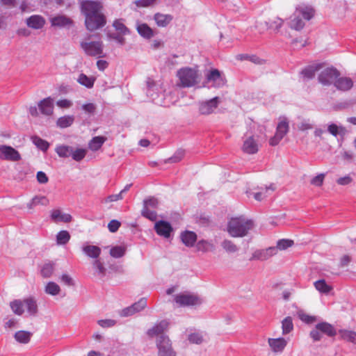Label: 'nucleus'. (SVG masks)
<instances>
[{"label": "nucleus", "instance_id": "1", "mask_svg": "<svg viewBox=\"0 0 356 356\" xmlns=\"http://www.w3.org/2000/svg\"><path fill=\"white\" fill-rule=\"evenodd\" d=\"M81 11L85 15V25L90 31H94L105 26L106 19L100 13L102 5L99 1H84L81 5Z\"/></svg>", "mask_w": 356, "mask_h": 356}, {"label": "nucleus", "instance_id": "2", "mask_svg": "<svg viewBox=\"0 0 356 356\" xmlns=\"http://www.w3.org/2000/svg\"><path fill=\"white\" fill-rule=\"evenodd\" d=\"M254 226L252 220L247 219L243 216L232 218L227 223V230L232 237H243Z\"/></svg>", "mask_w": 356, "mask_h": 356}, {"label": "nucleus", "instance_id": "3", "mask_svg": "<svg viewBox=\"0 0 356 356\" xmlns=\"http://www.w3.org/2000/svg\"><path fill=\"white\" fill-rule=\"evenodd\" d=\"M337 333V330L332 325L327 322H321L317 323L310 331L309 336L314 341H319L321 340L323 334L328 337H334Z\"/></svg>", "mask_w": 356, "mask_h": 356}, {"label": "nucleus", "instance_id": "4", "mask_svg": "<svg viewBox=\"0 0 356 356\" xmlns=\"http://www.w3.org/2000/svg\"><path fill=\"white\" fill-rule=\"evenodd\" d=\"M177 76L179 78L178 86L181 88H190L198 83L197 72L191 67H184L177 71Z\"/></svg>", "mask_w": 356, "mask_h": 356}, {"label": "nucleus", "instance_id": "5", "mask_svg": "<svg viewBox=\"0 0 356 356\" xmlns=\"http://www.w3.org/2000/svg\"><path fill=\"white\" fill-rule=\"evenodd\" d=\"M80 46L85 54L89 56L97 58L105 56L104 54V44L102 41H82L80 43Z\"/></svg>", "mask_w": 356, "mask_h": 356}, {"label": "nucleus", "instance_id": "6", "mask_svg": "<svg viewBox=\"0 0 356 356\" xmlns=\"http://www.w3.org/2000/svg\"><path fill=\"white\" fill-rule=\"evenodd\" d=\"M339 76L340 72L337 68L334 67H327L320 72L318 81L322 85L329 86L334 84Z\"/></svg>", "mask_w": 356, "mask_h": 356}, {"label": "nucleus", "instance_id": "7", "mask_svg": "<svg viewBox=\"0 0 356 356\" xmlns=\"http://www.w3.org/2000/svg\"><path fill=\"white\" fill-rule=\"evenodd\" d=\"M158 356H176L171 341L167 335H161L156 339Z\"/></svg>", "mask_w": 356, "mask_h": 356}, {"label": "nucleus", "instance_id": "8", "mask_svg": "<svg viewBox=\"0 0 356 356\" xmlns=\"http://www.w3.org/2000/svg\"><path fill=\"white\" fill-rule=\"evenodd\" d=\"M175 301L180 306H193L202 303L201 298L195 294L180 293L175 296Z\"/></svg>", "mask_w": 356, "mask_h": 356}, {"label": "nucleus", "instance_id": "9", "mask_svg": "<svg viewBox=\"0 0 356 356\" xmlns=\"http://www.w3.org/2000/svg\"><path fill=\"white\" fill-rule=\"evenodd\" d=\"M22 159L19 152L11 146L0 145V159L9 161H19Z\"/></svg>", "mask_w": 356, "mask_h": 356}, {"label": "nucleus", "instance_id": "10", "mask_svg": "<svg viewBox=\"0 0 356 356\" xmlns=\"http://www.w3.org/2000/svg\"><path fill=\"white\" fill-rule=\"evenodd\" d=\"M220 98L215 97L209 100L199 104V111L202 115H209L218 107Z\"/></svg>", "mask_w": 356, "mask_h": 356}, {"label": "nucleus", "instance_id": "11", "mask_svg": "<svg viewBox=\"0 0 356 356\" xmlns=\"http://www.w3.org/2000/svg\"><path fill=\"white\" fill-rule=\"evenodd\" d=\"M289 131V124L286 121L280 122L277 127L275 136L270 139V145L271 146L277 145L280 141L284 138Z\"/></svg>", "mask_w": 356, "mask_h": 356}, {"label": "nucleus", "instance_id": "12", "mask_svg": "<svg viewBox=\"0 0 356 356\" xmlns=\"http://www.w3.org/2000/svg\"><path fill=\"white\" fill-rule=\"evenodd\" d=\"M147 306V300L145 298H140L138 302L134 303L129 307L123 309L121 311L122 316H129L137 312H140Z\"/></svg>", "mask_w": 356, "mask_h": 356}, {"label": "nucleus", "instance_id": "13", "mask_svg": "<svg viewBox=\"0 0 356 356\" xmlns=\"http://www.w3.org/2000/svg\"><path fill=\"white\" fill-rule=\"evenodd\" d=\"M207 82H212V86L220 88L225 84V79L221 76L220 72L217 69H213L207 73L206 76Z\"/></svg>", "mask_w": 356, "mask_h": 356}, {"label": "nucleus", "instance_id": "14", "mask_svg": "<svg viewBox=\"0 0 356 356\" xmlns=\"http://www.w3.org/2000/svg\"><path fill=\"white\" fill-rule=\"evenodd\" d=\"M154 229L158 235L164 238H169L173 231L170 222L165 220H159L154 225Z\"/></svg>", "mask_w": 356, "mask_h": 356}, {"label": "nucleus", "instance_id": "15", "mask_svg": "<svg viewBox=\"0 0 356 356\" xmlns=\"http://www.w3.org/2000/svg\"><path fill=\"white\" fill-rule=\"evenodd\" d=\"M168 325L169 323L166 320L161 321L159 323H156L154 327L149 329L147 331V334L150 338H153L156 336L158 338L161 335H165L163 332L168 328Z\"/></svg>", "mask_w": 356, "mask_h": 356}, {"label": "nucleus", "instance_id": "16", "mask_svg": "<svg viewBox=\"0 0 356 356\" xmlns=\"http://www.w3.org/2000/svg\"><path fill=\"white\" fill-rule=\"evenodd\" d=\"M268 343L270 349L274 353H282L286 346L288 341L283 337L269 338Z\"/></svg>", "mask_w": 356, "mask_h": 356}, {"label": "nucleus", "instance_id": "17", "mask_svg": "<svg viewBox=\"0 0 356 356\" xmlns=\"http://www.w3.org/2000/svg\"><path fill=\"white\" fill-rule=\"evenodd\" d=\"M323 67V63H316L305 67L300 72L305 80H310L314 78L316 72H318Z\"/></svg>", "mask_w": 356, "mask_h": 356}, {"label": "nucleus", "instance_id": "18", "mask_svg": "<svg viewBox=\"0 0 356 356\" xmlns=\"http://www.w3.org/2000/svg\"><path fill=\"white\" fill-rule=\"evenodd\" d=\"M277 254V248L275 247H269L265 250H259L255 251L250 260L252 259H259V260H267L272 256Z\"/></svg>", "mask_w": 356, "mask_h": 356}, {"label": "nucleus", "instance_id": "19", "mask_svg": "<svg viewBox=\"0 0 356 356\" xmlns=\"http://www.w3.org/2000/svg\"><path fill=\"white\" fill-rule=\"evenodd\" d=\"M242 150L248 154H254L258 152V144L254 136H249L244 140Z\"/></svg>", "mask_w": 356, "mask_h": 356}, {"label": "nucleus", "instance_id": "20", "mask_svg": "<svg viewBox=\"0 0 356 356\" xmlns=\"http://www.w3.org/2000/svg\"><path fill=\"white\" fill-rule=\"evenodd\" d=\"M334 86L339 90L346 92L350 90L353 87V81L349 77L340 76L336 79Z\"/></svg>", "mask_w": 356, "mask_h": 356}, {"label": "nucleus", "instance_id": "21", "mask_svg": "<svg viewBox=\"0 0 356 356\" xmlns=\"http://www.w3.org/2000/svg\"><path fill=\"white\" fill-rule=\"evenodd\" d=\"M295 10L304 20L306 21H309L312 19L315 15V10L309 6L300 5L296 8Z\"/></svg>", "mask_w": 356, "mask_h": 356}, {"label": "nucleus", "instance_id": "22", "mask_svg": "<svg viewBox=\"0 0 356 356\" xmlns=\"http://www.w3.org/2000/svg\"><path fill=\"white\" fill-rule=\"evenodd\" d=\"M288 25L291 29L300 31L304 28L305 24L304 19L295 10L289 18Z\"/></svg>", "mask_w": 356, "mask_h": 356}, {"label": "nucleus", "instance_id": "23", "mask_svg": "<svg viewBox=\"0 0 356 356\" xmlns=\"http://www.w3.org/2000/svg\"><path fill=\"white\" fill-rule=\"evenodd\" d=\"M180 238L186 247L191 248L194 246L197 241V236L194 232L186 230L181 233Z\"/></svg>", "mask_w": 356, "mask_h": 356}, {"label": "nucleus", "instance_id": "24", "mask_svg": "<svg viewBox=\"0 0 356 356\" xmlns=\"http://www.w3.org/2000/svg\"><path fill=\"white\" fill-rule=\"evenodd\" d=\"M38 108L43 115H51L54 111L53 99L51 97H47L41 100L38 103Z\"/></svg>", "mask_w": 356, "mask_h": 356}, {"label": "nucleus", "instance_id": "25", "mask_svg": "<svg viewBox=\"0 0 356 356\" xmlns=\"http://www.w3.org/2000/svg\"><path fill=\"white\" fill-rule=\"evenodd\" d=\"M82 251L88 257L95 259V260L98 259L102 252L99 247L88 243L83 245Z\"/></svg>", "mask_w": 356, "mask_h": 356}, {"label": "nucleus", "instance_id": "26", "mask_svg": "<svg viewBox=\"0 0 356 356\" xmlns=\"http://www.w3.org/2000/svg\"><path fill=\"white\" fill-rule=\"evenodd\" d=\"M44 24V19L40 15H32L26 19L27 26L33 29H42Z\"/></svg>", "mask_w": 356, "mask_h": 356}, {"label": "nucleus", "instance_id": "27", "mask_svg": "<svg viewBox=\"0 0 356 356\" xmlns=\"http://www.w3.org/2000/svg\"><path fill=\"white\" fill-rule=\"evenodd\" d=\"M136 30L145 39H150L154 35V31L145 23H137Z\"/></svg>", "mask_w": 356, "mask_h": 356}, {"label": "nucleus", "instance_id": "28", "mask_svg": "<svg viewBox=\"0 0 356 356\" xmlns=\"http://www.w3.org/2000/svg\"><path fill=\"white\" fill-rule=\"evenodd\" d=\"M154 19L159 26L165 27L172 22L173 17L170 14L157 13L154 15Z\"/></svg>", "mask_w": 356, "mask_h": 356}, {"label": "nucleus", "instance_id": "29", "mask_svg": "<svg viewBox=\"0 0 356 356\" xmlns=\"http://www.w3.org/2000/svg\"><path fill=\"white\" fill-rule=\"evenodd\" d=\"M27 312L31 316H36L38 312L37 302L33 297H29L24 300Z\"/></svg>", "mask_w": 356, "mask_h": 356}, {"label": "nucleus", "instance_id": "30", "mask_svg": "<svg viewBox=\"0 0 356 356\" xmlns=\"http://www.w3.org/2000/svg\"><path fill=\"white\" fill-rule=\"evenodd\" d=\"M51 23L54 26L65 27L72 24L73 22L70 18L65 15H58L51 18Z\"/></svg>", "mask_w": 356, "mask_h": 356}, {"label": "nucleus", "instance_id": "31", "mask_svg": "<svg viewBox=\"0 0 356 356\" xmlns=\"http://www.w3.org/2000/svg\"><path fill=\"white\" fill-rule=\"evenodd\" d=\"M196 249L197 251L206 253L208 252H213L215 250L216 247L214 244L207 240H200L196 243Z\"/></svg>", "mask_w": 356, "mask_h": 356}, {"label": "nucleus", "instance_id": "32", "mask_svg": "<svg viewBox=\"0 0 356 356\" xmlns=\"http://www.w3.org/2000/svg\"><path fill=\"white\" fill-rule=\"evenodd\" d=\"M51 217L55 222H69L72 220L71 215L68 213H62L59 209L53 210Z\"/></svg>", "mask_w": 356, "mask_h": 356}, {"label": "nucleus", "instance_id": "33", "mask_svg": "<svg viewBox=\"0 0 356 356\" xmlns=\"http://www.w3.org/2000/svg\"><path fill=\"white\" fill-rule=\"evenodd\" d=\"M74 115H64L59 118L56 121V126L61 129L70 127L74 122Z\"/></svg>", "mask_w": 356, "mask_h": 356}, {"label": "nucleus", "instance_id": "34", "mask_svg": "<svg viewBox=\"0 0 356 356\" xmlns=\"http://www.w3.org/2000/svg\"><path fill=\"white\" fill-rule=\"evenodd\" d=\"M32 333L25 330H19L15 333V339L21 343H27L30 341Z\"/></svg>", "mask_w": 356, "mask_h": 356}, {"label": "nucleus", "instance_id": "35", "mask_svg": "<svg viewBox=\"0 0 356 356\" xmlns=\"http://www.w3.org/2000/svg\"><path fill=\"white\" fill-rule=\"evenodd\" d=\"M24 300H21L19 299L14 300L13 301H11L10 302V307L13 312L15 314L18 315V316H22L24 314Z\"/></svg>", "mask_w": 356, "mask_h": 356}, {"label": "nucleus", "instance_id": "36", "mask_svg": "<svg viewBox=\"0 0 356 356\" xmlns=\"http://www.w3.org/2000/svg\"><path fill=\"white\" fill-rule=\"evenodd\" d=\"M31 139L33 143L40 150L45 152L49 149V143L40 137L38 136H31Z\"/></svg>", "mask_w": 356, "mask_h": 356}, {"label": "nucleus", "instance_id": "37", "mask_svg": "<svg viewBox=\"0 0 356 356\" xmlns=\"http://www.w3.org/2000/svg\"><path fill=\"white\" fill-rule=\"evenodd\" d=\"M264 24L268 29H273L278 32L284 24V20L280 17H275L269 22H264Z\"/></svg>", "mask_w": 356, "mask_h": 356}, {"label": "nucleus", "instance_id": "38", "mask_svg": "<svg viewBox=\"0 0 356 356\" xmlns=\"http://www.w3.org/2000/svg\"><path fill=\"white\" fill-rule=\"evenodd\" d=\"M106 140L104 136H95L89 143V148L92 151H97Z\"/></svg>", "mask_w": 356, "mask_h": 356}, {"label": "nucleus", "instance_id": "39", "mask_svg": "<svg viewBox=\"0 0 356 356\" xmlns=\"http://www.w3.org/2000/svg\"><path fill=\"white\" fill-rule=\"evenodd\" d=\"M49 203L48 199L45 196H35L32 198L30 202L27 204V207L29 209H33L37 205H47Z\"/></svg>", "mask_w": 356, "mask_h": 356}, {"label": "nucleus", "instance_id": "40", "mask_svg": "<svg viewBox=\"0 0 356 356\" xmlns=\"http://www.w3.org/2000/svg\"><path fill=\"white\" fill-rule=\"evenodd\" d=\"M56 152L60 157L67 158L72 156V147L68 145H59L56 147Z\"/></svg>", "mask_w": 356, "mask_h": 356}, {"label": "nucleus", "instance_id": "41", "mask_svg": "<svg viewBox=\"0 0 356 356\" xmlns=\"http://www.w3.org/2000/svg\"><path fill=\"white\" fill-rule=\"evenodd\" d=\"M113 26L122 35L130 33L129 29L124 25L122 19H115L113 23Z\"/></svg>", "mask_w": 356, "mask_h": 356}, {"label": "nucleus", "instance_id": "42", "mask_svg": "<svg viewBox=\"0 0 356 356\" xmlns=\"http://www.w3.org/2000/svg\"><path fill=\"white\" fill-rule=\"evenodd\" d=\"M282 330L284 335L289 334L293 330V319L287 316L282 321Z\"/></svg>", "mask_w": 356, "mask_h": 356}, {"label": "nucleus", "instance_id": "43", "mask_svg": "<svg viewBox=\"0 0 356 356\" xmlns=\"http://www.w3.org/2000/svg\"><path fill=\"white\" fill-rule=\"evenodd\" d=\"M54 266L55 264L51 261L44 264L40 270L41 275L44 278L50 277L54 271Z\"/></svg>", "mask_w": 356, "mask_h": 356}, {"label": "nucleus", "instance_id": "44", "mask_svg": "<svg viewBox=\"0 0 356 356\" xmlns=\"http://www.w3.org/2000/svg\"><path fill=\"white\" fill-rule=\"evenodd\" d=\"M314 285L317 291L323 293H328L332 289L323 279L316 281Z\"/></svg>", "mask_w": 356, "mask_h": 356}, {"label": "nucleus", "instance_id": "45", "mask_svg": "<svg viewBox=\"0 0 356 356\" xmlns=\"http://www.w3.org/2000/svg\"><path fill=\"white\" fill-rule=\"evenodd\" d=\"M341 338L345 341L356 344V332L350 330H340Z\"/></svg>", "mask_w": 356, "mask_h": 356}, {"label": "nucleus", "instance_id": "46", "mask_svg": "<svg viewBox=\"0 0 356 356\" xmlns=\"http://www.w3.org/2000/svg\"><path fill=\"white\" fill-rule=\"evenodd\" d=\"M221 246L227 253L236 252L239 249L236 245L228 239H225L221 243Z\"/></svg>", "mask_w": 356, "mask_h": 356}, {"label": "nucleus", "instance_id": "47", "mask_svg": "<svg viewBox=\"0 0 356 356\" xmlns=\"http://www.w3.org/2000/svg\"><path fill=\"white\" fill-rule=\"evenodd\" d=\"M44 291L46 293L51 295V296H56L59 294L60 291V286L54 282H49L47 284Z\"/></svg>", "mask_w": 356, "mask_h": 356}, {"label": "nucleus", "instance_id": "48", "mask_svg": "<svg viewBox=\"0 0 356 356\" xmlns=\"http://www.w3.org/2000/svg\"><path fill=\"white\" fill-rule=\"evenodd\" d=\"M70 239V234L67 231H60L56 235V243L58 245H65Z\"/></svg>", "mask_w": 356, "mask_h": 356}, {"label": "nucleus", "instance_id": "49", "mask_svg": "<svg viewBox=\"0 0 356 356\" xmlns=\"http://www.w3.org/2000/svg\"><path fill=\"white\" fill-rule=\"evenodd\" d=\"M126 252V248L123 246L116 245L110 250V255L114 258L122 257Z\"/></svg>", "mask_w": 356, "mask_h": 356}, {"label": "nucleus", "instance_id": "50", "mask_svg": "<svg viewBox=\"0 0 356 356\" xmlns=\"http://www.w3.org/2000/svg\"><path fill=\"white\" fill-rule=\"evenodd\" d=\"M77 81L88 88H91L94 85V79L87 76L84 74H81L79 75Z\"/></svg>", "mask_w": 356, "mask_h": 356}, {"label": "nucleus", "instance_id": "51", "mask_svg": "<svg viewBox=\"0 0 356 356\" xmlns=\"http://www.w3.org/2000/svg\"><path fill=\"white\" fill-rule=\"evenodd\" d=\"M86 154V150L83 148H76L74 149L72 147V159L76 161H81Z\"/></svg>", "mask_w": 356, "mask_h": 356}, {"label": "nucleus", "instance_id": "52", "mask_svg": "<svg viewBox=\"0 0 356 356\" xmlns=\"http://www.w3.org/2000/svg\"><path fill=\"white\" fill-rule=\"evenodd\" d=\"M93 268L97 270L99 275L104 277L106 275V269L99 259H96L92 263Z\"/></svg>", "mask_w": 356, "mask_h": 356}, {"label": "nucleus", "instance_id": "53", "mask_svg": "<svg viewBox=\"0 0 356 356\" xmlns=\"http://www.w3.org/2000/svg\"><path fill=\"white\" fill-rule=\"evenodd\" d=\"M141 214L143 217L150 220L151 221H155L157 218L156 212L146 207L143 208Z\"/></svg>", "mask_w": 356, "mask_h": 356}, {"label": "nucleus", "instance_id": "54", "mask_svg": "<svg viewBox=\"0 0 356 356\" xmlns=\"http://www.w3.org/2000/svg\"><path fill=\"white\" fill-rule=\"evenodd\" d=\"M293 245V241L290 239H280L277 242V250H284Z\"/></svg>", "mask_w": 356, "mask_h": 356}, {"label": "nucleus", "instance_id": "55", "mask_svg": "<svg viewBox=\"0 0 356 356\" xmlns=\"http://www.w3.org/2000/svg\"><path fill=\"white\" fill-rule=\"evenodd\" d=\"M159 206V201L154 197H150L148 199L144 200L143 207L156 209Z\"/></svg>", "mask_w": 356, "mask_h": 356}, {"label": "nucleus", "instance_id": "56", "mask_svg": "<svg viewBox=\"0 0 356 356\" xmlns=\"http://www.w3.org/2000/svg\"><path fill=\"white\" fill-rule=\"evenodd\" d=\"M268 189L274 190L273 185H270L269 187H266L265 188H262L261 191L257 193H251L253 195L254 198L257 201H261L265 197V193L268 191Z\"/></svg>", "mask_w": 356, "mask_h": 356}, {"label": "nucleus", "instance_id": "57", "mask_svg": "<svg viewBox=\"0 0 356 356\" xmlns=\"http://www.w3.org/2000/svg\"><path fill=\"white\" fill-rule=\"evenodd\" d=\"M184 150H178L175 152V154L168 159L165 162V163H177L181 160L184 156Z\"/></svg>", "mask_w": 356, "mask_h": 356}, {"label": "nucleus", "instance_id": "58", "mask_svg": "<svg viewBox=\"0 0 356 356\" xmlns=\"http://www.w3.org/2000/svg\"><path fill=\"white\" fill-rule=\"evenodd\" d=\"M325 175L321 173L311 180V184L316 186H321L323 184Z\"/></svg>", "mask_w": 356, "mask_h": 356}, {"label": "nucleus", "instance_id": "59", "mask_svg": "<svg viewBox=\"0 0 356 356\" xmlns=\"http://www.w3.org/2000/svg\"><path fill=\"white\" fill-rule=\"evenodd\" d=\"M81 108L86 113L90 114V115H94L96 111L97 106L95 104L88 103V104H85L82 105Z\"/></svg>", "mask_w": 356, "mask_h": 356}, {"label": "nucleus", "instance_id": "60", "mask_svg": "<svg viewBox=\"0 0 356 356\" xmlns=\"http://www.w3.org/2000/svg\"><path fill=\"white\" fill-rule=\"evenodd\" d=\"M188 340L191 343L200 344L203 341V338L199 333H192L189 334Z\"/></svg>", "mask_w": 356, "mask_h": 356}, {"label": "nucleus", "instance_id": "61", "mask_svg": "<svg viewBox=\"0 0 356 356\" xmlns=\"http://www.w3.org/2000/svg\"><path fill=\"white\" fill-rule=\"evenodd\" d=\"M299 318L302 321L307 324H312L316 321V318L315 316H309L305 313H300Z\"/></svg>", "mask_w": 356, "mask_h": 356}, {"label": "nucleus", "instance_id": "62", "mask_svg": "<svg viewBox=\"0 0 356 356\" xmlns=\"http://www.w3.org/2000/svg\"><path fill=\"white\" fill-rule=\"evenodd\" d=\"M156 0H136L134 3L137 7H148L154 5Z\"/></svg>", "mask_w": 356, "mask_h": 356}, {"label": "nucleus", "instance_id": "63", "mask_svg": "<svg viewBox=\"0 0 356 356\" xmlns=\"http://www.w3.org/2000/svg\"><path fill=\"white\" fill-rule=\"evenodd\" d=\"M108 37L115 40L121 45H124L125 44V38L122 37L119 33H108Z\"/></svg>", "mask_w": 356, "mask_h": 356}, {"label": "nucleus", "instance_id": "64", "mask_svg": "<svg viewBox=\"0 0 356 356\" xmlns=\"http://www.w3.org/2000/svg\"><path fill=\"white\" fill-rule=\"evenodd\" d=\"M121 223L117 220H112L108 225L109 231L112 233L117 232L120 227Z\"/></svg>", "mask_w": 356, "mask_h": 356}]
</instances>
